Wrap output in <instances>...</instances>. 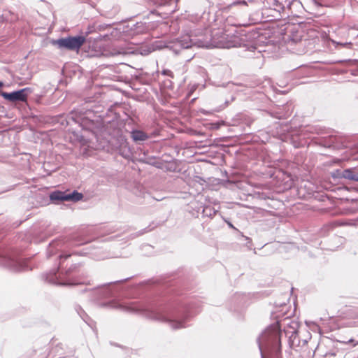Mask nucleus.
<instances>
[{"label":"nucleus","instance_id":"f03ea898","mask_svg":"<svg viewBox=\"0 0 358 358\" xmlns=\"http://www.w3.org/2000/svg\"><path fill=\"white\" fill-rule=\"evenodd\" d=\"M85 243L84 238L78 236L55 238L50 242L46 251L47 258L50 259L59 253L56 257V266L43 274V280L49 284L59 286L90 284V281L87 280L89 271L81 262L72 263L69 266L66 264L65 268H64V262L72 256V254L64 250L69 247L81 245Z\"/></svg>","mask_w":358,"mask_h":358},{"label":"nucleus","instance_id":"ea45409f","mask_svg":"<svg viewBox=\"0 0 358 358\" xmlns=\"http://www.w3.org/2000/svg\"><path fill=\"white\" fill-rule=\"evenodd\" d=\"M6 86V84L3 81L0 80V96H1V94L3 92H5L2 90V89Z\"/></svg>","mask_w":358,"mask_h":358},{"label":"nucleus","instance_id":"412c9836","mask_svg":"<svg viewBox=\"0 0 358 358\" xmlns=\"http://www.w3.org/2000/svg\"><path fill=\"white\" fill-rule=\"evenodd\" d=\"M230 101H225L223 105H221L219 107H217V108H215L210 110H206V109H203V108H201L199 110L200 113L205 115H210V114H212L213 113H215V112H220L221 110H222L226 106H227L229 104Z\"/></svg>","mask_w":358,"mask_h":358},{"label":"nucleus","instance_id":"aec40b11","mask_svg":"<svg viewBox=\"0 0 358 358\" xmlns=\"http://www.w3.org/2000/svg\"><path fill=\"white\" fill-rule=\"evenodd\" d=\"M218 213L217 210H215L211 206H204L202 209L201 214L203 217H208L213 218Z\"/></svg>","mask_w":358,"mask_h":358},{"label":"nucleus","instance_id":"ddd939ff","mask_svg":"<svg viewBox=\"0 0 358 358\" xmlns=\"http://www.w3.org/2000/svg\"><path fill=\"white\" fill-rule=\"evenodd\" d=\"M248 36H245V38L235 36L227 41L223 47L226 48H243L245 51L253 52L257 50V43L254 41H248Z\"/></svg>","mask_w":358,"mask_h":358},{"label":"nucleus","instance_id":"7c9ffc66","mask_svg":"<svg viewBox=\"0 0 358 358\" xmlns=\"http://www.w3.org/2000/svg\"><path fill=\"white\" fill-rule=\"evenodd\" d=\"M224 222L227 224V226L230 228V229H234V231H238V230L234 226V224H232V222L230 221V220L229 218H225L224 217H222Z\"/></svg>","mask_w":358,"mask_h":358},{"label":"nucleus","instance_id":"b1692460","mask_svg":"<svg viewBox=\"0 0 358 358\" xmlns=\"http://www.w3.org/2000/svg\"><path fill=\"white\" fill-rule=\"evenodd\" d=\"M78 314L80 315V317L82 318V320L85 322L87 324H88V321L90 320V317L87 315V314L85 312V310L80 307L78 306L76 308Z\"/></svg>","mask_w":358,"mask_h":358},{"label":"nucleus","instance_id":"09e8293b","mask_svg":"<svg viewBox=\"0 0 358 358\" xmlns=\"http://www.w3.org/2000/svg\"><path fill=\"white\" fill-rule=\"evenodd\" d=\"M3 20H4L3 15H0V21H3Z\"/></svg>","mask_w":358,"mask_h":358},{"label":"nucleus","instance_id":"473e14b6","mask_svg":"<svg viewBox=\"0 0 358 358\" xmlns=\"http://www.w3.org/2000/svg\"><path fill=\"white\" fill-rule=\"evenodd\" d=\"M237 5L248 6V3L245 0H238V1H235L233 3H231L230 4V6H237Z\"/></svg>","mask_w":358,"mask_h":358},{"label":"nucleus","instance_id":"a878e982","mask_svg":"<svg viewBox=\"0 0 358 358\" xmlns=\"http://www.w3.org/2000/svg\"><path fill=\"white\" fill-rule=\"evenodd\" d=\"M208 128L212 130L219 129L221 126L225 125V122L223 120L209 122L208 124Z\"/></svg>","mask_w":358,"mask_h":358},{"label":"nucleus","instance_id":"9b49d317","mask_svg":"<svg viewBox=\"0 0 358 358\" xmlns=\"http://www.w3.org/2000/svg\"><path fill=\"white\" fill-rule=\"evenodd\" d=\"M34 92L31 87H24L12 92H3L1 96L9 103H27L29 96Z\"/></svg>","mask_w":358,"mask_h":358},{"label":"nucleus","instance_id":"79ce46f5","mask_svg":"<svg viewBox=\"0 0 358 358\" xmlns=\"http://www.w3.org/2000/svg\"><path fill=\"white\" fill-rule=\"evenodd\" d=\"M142 25V23L141 22H136V24H134L133 25V27H131V29H136L139 26Z\"/></svg>","mask_w":358,"mask_h":358},{"label":"nucleus","instance_id":"9d476101","mask_svg":"<svg viewBox=\"0 0 358 358\" xmlns=\"http://www.w3.org/2000/svg\"><path fill=\"white\" fill-rule=\"evenodd\" d=\"M109 142L115 153L126 159H131L133 152L124 136L120 135L116 138H113Z\"/></svg>","mask_w":358,"mask_h":358},{"label":"nucleus","instance_id":"f704fd0d","mask_svg":"<svg viewBox=\"0 0 358 358\" xmlns=\"http://www.w3.org/2000/svg\"><path fill=\"white\" fill-rule=\"evenodd\" d=\"M137 189L139 191V194L138 196L145 197V189H144V187L143 186H141V185H138L137 187Z\"/></svg>","mask_w":358,"mask_h":358},{"label":"nucleus","instance_id":"de8ad7c7","mask_svg":"<svg viewBox=\"0 0 358 358\" xmlns=\"http://www.w3.org/2000/svg\"><path fill=\"white\" fill-rule=\"evenodd\" d=\"M354 341H355V340H354V339H352V338H351V339H350V340L348 341V343H354Z\"/></svg>","mask_w":358,"mask_h":358},{"label":"nucleus","instance_id":"8fccbe9b","mask_svg":"<svg viewBox=\"0 0 358 358\" xmlns=\"http://www.w3.org/2000/svg\"><path fill=\"white\" fill-rule=\"evenodd\" d=\"M346 71H345V70H343V71H341V73H345Z\"/></svg>","mask_w":358,"mask_h":358},{"label":"nucleus","instance_id":"6e6552de","mask_svg":"<svg viewBox=\"0 0 358 358\" xmlns=\"http://www.w3.org/2000/svg\"><path fill=\"white\" fill-rule=\"evenodd\" d=\"M287 325L292 329V331H285L286 335L289 333L291 334L288 337L289 346L290 348L297 351V348H303L308 343V339L310 340L311 338V335L310 332L306 331V336L301 339L299 336L298 331L296 329L298 327L297 322L292 321L289 324H287Z\"/></svg>","mask_w":358,"mask_h":358},{"label":"nucleus","instance_id":"bb28decb","mask_svg":"<svg viewBox=\"0 0 358 358\" xmlns=\"http://www.w3.org/2000/svg\"><path fill=\"white\" fill-rule=\"evenodd\" d=\"M60 351H63L62 344L61 343L57 345L53 349H52L50 354L52 355L53 357L57 355H63V352Z\"/></svg>","mask_w":358,"mask_h":358},{"label":"nucleus","instance_id":"4be33fe9","mask_svg":"<svg viewBox=\"0 0 358 358\" xmlns=\"http://www.w3.org/2000/svg\"><path fill=\"white\" fill-rule=\"evenodd\" d=\"M153 229H154V227H151V225H149V226L145 227L144 229L139 230L138 231H137L136 233L131 234L128 236V238H129V239H131V240L134 239L138 236H141L146 233L151 231Z\"/></svg>","mask_w":358,"mask_h":358},{"label":"nucleus","instance_id":"39448f33","mask_svg":"<svg viewBox=\"0 0 358 358\" xmlns=\"http://www.w3.org/2000/svg\"><path fill=\"white\" fill-rule=\"evenodd\" d=\"M286 138V141L295 148L309 147L311 144L333 150L340 149L342 146L339 139L333 135L314 136L309 141L305 134L296 130L288 134Z\"/></svg>","mask_w":358,"mask_h":358},{"label":"nucleus","instance_id":"cd10ccee","mask_svg":"<svg viewBox=\"0 0 358 358\" xmlns=\"http://www.w3.org/2000/svg\"><path fill=\"white\" fill-rule=\"evenodd\" d=\"M161 87L166 90H173L174 87L173 83L170 79H165L161 83Z\"/></svg>","mask_w":358,"mask_h":358},{"label":"nucleus","instance_id":"603ef678","mask_svg":"<svg viewBox=\"0 0 358 358\" xmlns=\"http://www.w3.org/2000/svg\"><path fill=\"white\" fill-rule=\"evenodd\" d=\"M358 343V341L356 342V343H354L353 345H356Z\"/></svg>","mask_w":358,"mask_h":358},{"label":"nucleus","instance_id":"4468645a","mask_svg":"<svg viewBox=\"0 0 358 358\" xmlns=\"http://www.w3.org/2000/svg\"><path fill=\"white\" fill-rule=\"evenodd\" d=\"M193 45L192 40L189 37L182 38H176L166 43L165 47L174 54L178 55L182 50L190 48Z\"/></svg>","mask_w":358,"mask_h":358},{"label":"nucleus","instance_id":"2eb2a0df","mask_svg":"<svg viewBox=\"0 0 358 358\" xmlns=\"http://www.w3.org/2000/svg\"><path fill=\"white\" fill-rule=\"evenodd\" d=\"M245 302L242 294L236 293L230 299L228 308L231 312L236 314L237 319L241 320L243 319V306Z\"/></svg>","mask_w":358,"mask_h":358},{"label":"nucleus","instance_id":"c85d7f7f","mask_svg":"<svg viewBox=\"0 0 358 358\" xmlns=\"http://www.w3.org/2000/svg\"><path fill=\"white\" fill-rule=\"evenodd\" d=\"M273 6L275 7L274 10L278 12H284L285 10V6L282 3V0H274Z\"/></svg>","mask_w":358,"mask_h":358},{"label":"nucleus","instance_id":"f3484780","mask_svg":"<svg viewBox=\"0 0 358 358\" xmlns=\"http://www.w3.org/2000/svg\"><path fill=\"white\" fill-rule=\"evenodd\" d=\"M130 134L133 141L136 143H141L150 138L146 132L138 129H132Z\"/></svg>","mask_w":358,"mask_h":358},{"label":"nucleus","instance_id":"c03bdc74","mask_svg":"<svg viewBox=\"0 0 358 358\" xmlns=\"http://www.w3.org/2000/svg\"><path fill=\"white\" fill-rule=\"evenodd\" d=\"M86 56L92 57L96 56V54L93 52H87Z\"/></svg>","mask_w":358,"mask_h":358},{"label":"nucleus","instance_id":"20e7f679","mask_svg":"<svg viewBox=\"0 0 358 358\" xmlns=\"http://www.w3.org/2000/svg\"><path fill=\"white\" fill-rule=\"evenodd\" d=\"M282 331L279 322L268 326L257 338L261 358H282Z\"/></svg>","mask_w":358,"mask_h":358},{"label":"nucleus","instance_id":"c756f323","mask_svg":"<svg viewBox=\"0 0 358 358\" xmlns=\"http://www.w3.org/2000/svg\"><path fill=\"white\" fill-rule=\"evenodd\" d=\"M161 74L164 76H167L170 78H174V74L173 73L167 69H164L161 71Z\"/></svg>","mask_w":358,"mask_h":358},{"label":"nucleus","instance_id":"37998d69","mask_svg":"<svg viewBox=\"0 0 358 358\" xmlns=\"http://www.w3.org/2000/svg\"><path fill=\"white\" fill-rule=\"evenodd\" d=\"M284 306H286L285 302H283V303H277V302H275V306L276 307H282Z\"/></svg>","mask_w":358,"mask_h":358},{"label":"nucleus","instance_id":"e433bc0d","mask_svg":"<svg viewBox=\"0 0 358 358\" xmlns=\"http://www.w3.org/2000/svg\"><path fill=\"white\" fill-rule=\"evenodd\" d=\"M155 3H157L159 6H163L169 3V1L168 0H157V1Z\"/></svg>","mask_w":358,"mask_h":358},{"label":"nucleus","instance_id":"6e6d98bb","mask_svg":"<svg viewBox=\"0 0 358 358\" xmlns=\"http://www.w3.org/2000/svg\"><path fill=\"white\" fill-rule=\"evenodd\" d=\"M74 358H78V357H74Z\"/></svg>","mask_w":358,"mask_h":358},{"label":"nucleus","instance_id":"393cba45","mask_svg":"<svg viewBox=\"0 0 358 358\" xmlns=\"http://www.w3.org/2000/svg\"><path fill=\"white\" fill-rule=\"evenodd\" d=\"M334 63L337 64H345L348 66H357L358 67V59H341V60H337L334 62Z\"/></svg>","mask_w":358,"mask_h":358},{"label":"nucleus","instance_id":"6ab92c4d","mask_svg":"<svg viewBox=\"0 0 358 358\" xmlns=\"http://www.w3.org/2000/svg\"><path fill=\"white\" fill-rule=\"evenodd\" d=\"M96 34L94 36H86L87 41L91 42H97L99 41H108L109 40V34H102V32H94Z\"/></svg>","mask_w":358,"mask_h":358},{"label":"nucleus","instance_id":"0eeeda50","mask_svg":"<svg viewBox=\"0 0 358 358\" xmlns=\"http://www.w3.org/2000/svg\"><path fill=\"white\" fill-rule=\"evenodd\" d=\"M86 36L85 34L69 35L57 39H52L50 43L60 50L76 51L78 52L87 41Z\"/></svg>","mask_w":358,"mask_h":358},{"label":"nucleus","instance_id":"2f4dec72","mask_svg":"<svg viewBox=\"0 0 358 358\" xmlns=\"http://www.w3.org/2000/svg\"><path fill=\"white\" fill-rule=\"evenodd\" d=\"M295 0H282V3L285 8L290 9L292 4Z\"/></svg>","mask_w":358,"mask_h":358},{"label":"nucleus","instance_id":"a211bd4d","mask_svg":"<svg viewBox=\"0 0 358 358\" xmlns=\"http://www.w3.org/2000/svg\"><path fill=\"white\" fill-rule=\"evenodd\" d=\"M141 162L151 165L157 169L163 168V163L159 160L155 156H145L143 158L141 159Z\"/></svg>","mask_w":358,"mask_h":358},{"label":"nucleus","instance_id":"1a4fd4ad","mask_svg":"<svg viewBox=\"0 0 358 358\" xmlns=\"http://www.w3.org/2000/svg\"><path fill=\"white\" fill-rule=\"evenodd\" d=\"M50 200L52 203L59 204L64 201L77 202L83 199V194L77 190L72 192L55 190L50 194Z\"/></svg>","mask_w":358,"mask_h":358},{"label":"nucleus","instance_id":"f257e3e1","mask_svg":"<svg viewBox=\"0 0 358 358\" xmlns=\"http://www.w3.org/2000/svg\"><path fill=\"white\" fill-rule=\"evenodd\" d=\"M131 278L99 285L93 289L85 288L81 292H88L92 300L145 294L148 299L136 308V311L149 319L169 322L174 329L186 327V323L201 311L199 301L180 294L169 280L163 283L150 280L127 287L124 283Z\"/></svg>","mask_w":358,"mask_h":358},{"label":"nucleus","instance_id":"dca6fc26","mask_svg":"<svg viewBox=\"0 0 358 358\" xmlns=\"http://www.w3.org/2000/svg\"><path fill=\"white\" fill-rule=\"evenodd\" d=\"M113 29V24H106V23H93L92 24H89L87 26V30L85 31V35L87 36L94 32H103L106 29Z\"/></svg>","mask_w":358,"mask_h":358},{"label":"nucleus","instance_id":"423d86ee","mask_svg":"<svg viewBox=\"0 0 358 358\" xmlns=\"http://www.w3.org/2000/svg\"><path fill=\"white\" fill-rule=\"evenodd\" d=\"M0 265L13 272L31 271L29 263L17 250L0 245Z\"/></svg>","mask_w":358,"mask_h":358},{"label":"nucleus","instance_id":"f8f14e48","mask_svg":"<svg viewBox=\"0 0 358 358\" xmlns=\"http://www.w3.org/2000/svg\"><path fill=\"white\" fill-rule=\"evenodd\" d=\"M331 176L338 182L343 179L352 182H358V168L337 169L331 172Z\"/></svg>","mask_w":358,"mask_h":358},{"label":"nucleus","instance_id":"c9c22d12","mask_svg":"<svg viewBox=\"0 0 358 358\" xmlns=\"http://www.w3.org/2000/svg\"><path fill=\"white\" fill-rule=\"evenodd\" d=\"M155 79V74H152V76H148V78L146 79V80H143V78H141V80L145 84H149L150 81H152V80Z\"/></svg>","mask_w":358,"mask_h":358},{"label":"nucleus","instance_id":"7ed1b4c3","mask_svg":"<svg viewBox=\"0 0 358 358\" xmlns=\"http://www.w3.org/2000/svg\"><path fill=\"white\" fill-rule=\"evenodd\" d=\"M119 118L120 115L113 110H108L104 116H95L92 112L73 110L70 113L69 120H66V124L71 125V121L78 124V128L69 129L71 138L82 145H86L94 138L98 141L99 135L106 127H117Z\"/></svg>","mask_w":358,"mask_h":358},{"label":"nucleus","instance_id":"4c0bfd02","mask_svg":"<svg viewBox=\"0 0 358 358\" xmlns=\"http://www.w3.org/2000/svg\"><path fill=\"white\" fill-rule=\"evenodd\" d=\"M117 29L113 28L111 29H106L105 31L102 32V34H109V37L112 35H113V33L116 31Z\"/></svg>","mask_w":358,"mask_h":358},{"label":"nucleus","instance_id":"49530a36","mask_svg":"<svg viewBox=\"0 0 358 358\" xmlns=\"http://www.w3.org/2000/svg\"><path fill=\"white\" fill-rule=\"evenodd\" d=\"M167 170L169 171H175V167L173 168L172 165L167 167Z\"/></svg>","mask_w":358,"mask_h":358},{"label":"nucleus","instance_id":"58836bf2","mask_svg":"<svg viewBox=\"0 0 358 358\" xmlns=\"http://www.w3.org/2000/svg\"><path fill=\"white\" fill-rule=\"evenodd\" d=\"M245 239L248 241L245 245L248 248L249 250H252V241L248 237H245Z\"/></svg>","mask_w":358,"mask_h":358},{"label":"nucleus","instance_id":"72a5a7b5","mask_svg":"<svg viewBox=\"0 0 358 358\" xmlns=\"http://www.w3.org/2000/svg\"><path fill=\"white\" fill-rule=\"evenodd\" d=\"M202 46L205 47L206 48H212L217 47V45L215 44V42L207 41L206 43V44L202 45Z\"/></svg>","mask_w":358,"mask_h":358},{"label":"nucleus","instance_id":"5701e85b","mask_svg":"<svg viewBox=\"0 0 358 358\" xmlns=\"http://www.w3.org/2000/svg\"><path fill=\"white\" fill-rule=\"evenodd\" d=\"M331 42L338 50L343 48L352 49V43L351 42H338L334 40H332Z\"/></svg>","mask_w":358,"mask_h":358},{"label":"nucleus","instance_id":"3c124183","mask_svg":"<svg viewBox=\"0 0 358 358\" xmlns=\"http://www.w3.org/2000/svg\"><path fill=\"white\" fill-rule=\"evenodd\" d=\"M234 99H235V98L234 96H232L231 99V101H234Z\"/></svg>","mask_w":358,"mask_h":358},{"label":"nucleus","instance_id":"5fc2aeb1","mask_svg":"<svg viewBox=\"0 0 358 358\" xmlns=\"http://www.w3.org/2000/svg\"><path fill=\"white\" fill-rule=\"evenodd\" d=\"M180 0H175L176 3H178Z\"/></svg>","mask_w":358,"mask_h":358},{"label":"nucleus","instance_id":"a18cd8bd","mask_svg":"<svg viewBox=\"0 0 358 358\" xmlns=\"http://www.w3.org/2000/svg\"><path fill=\"white\" fill-rule=\"evenodd\" d=\"M351 74L353 76H358V70H352Z\"/></svg>","mask_w":358,"mask_h":358},{"label":"nucleus","instance_id":"a19ab883","mask_svg":"<svg viewBox=\"0 0 358 358\" xmlns=\"http://www.w3.org/2000/svg\"><path fill=\"white\" fill-rule=\"evenodd\" d=\"M123 54H124V52L123 50H116L115 49H114L113 52V55H119Z\"/></svg>","mask_w":358,"mask_h":358},{"label":"nucleus","instance_id":"864d4df0","mask_svg":"<svg viewBox=\"0 0 358 358\" xmlns=\"http://www.w3.org/2000/svg\"><path fill=\"white\" fill-rule=\"evenodd\" d=\"M159 71H157V72H156V74H157V76H159Z\"/></svg>","mask_w":358,"mask_h":358}]
</instances>
